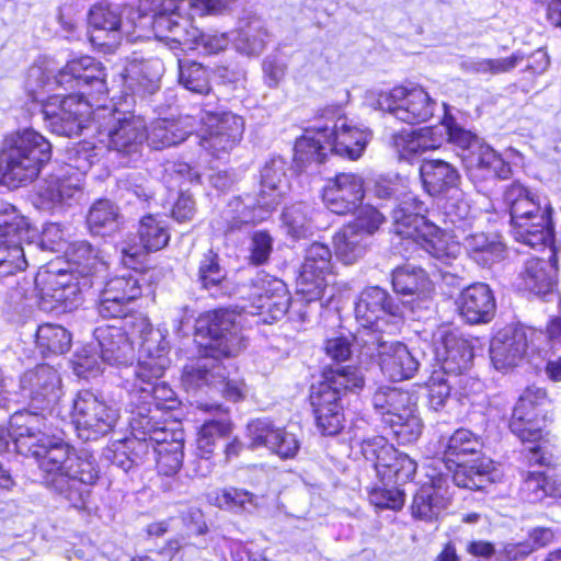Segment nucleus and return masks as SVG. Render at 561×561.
Listing matches in <instances>:
<instances>
[{"label": "nucleus", "mask_w": 561, "mask_h": 561, "mask_svg": "<svg viewBox=\"0 0 561 561\" xmlns=\"http://www.w3.org/2000/svg\"><path fill=\"white\" fill-rule=\"evenodd\" d=\"M524 329L507 327L496 333L490 346L491 360L497 370L518 365L527 351Z\"/></svg>", "instance_id": "35"}, {"label": "nucleus", "mask_w": 561, "mask_h": 561, "mask_svg": "<svg viewBox=\"0 0 561 561\" xmlns=\"http://www.w3.org/2000/svg\"><path fill=\"white\" fill-rule=\"evenodd\" d=\"M204 103L199 114V146L211 157L222 159L242 138L244 121L232 112L219 108L217 98Z\"/></svg>", "instance_id": "13"}, {"label": "nucleus", "mask_w": 561, "mask_h": 561, "mask_svg": "<svg viewBox=\"0 0 561 561\" xmlns=\"http://www.w3.org/2000/svg\"><path fill=\"white\" fill-rule=\"evenodd\" d=\"M198 408L204 411H215L219 415L216 419L205 421L197 434L196 444L198 453L204 456H210L215 450L217 440L230 433L231 423L221 404L201 403Z\"/></svg>", "instance_id": "44"}, {"label": "nucleus", "mask_w": 561, "mask_h": 561, "mask_svg": "<svg viewBox=\"0 0 561 561\" xmlns=\"http://www.w3.org/2000/svg\"><path fill=\"white\" fill-rule=\"evenodd\" d=\"M153 457L158 472L172 477L179 472L184 459V432L179 424L162 422L161 428L153 431Z\"/></svg>", "instance_id": "30"}, {"label": "nucleus", "mask_w": 561, "mask_h": 561, "mask_svg": "<svg viewBox=\"0 0 561 561\" xmlns=\"http://www.w3.org/2000/svg\"><path fill=\"white\" fill-rule=\"evenodd\" d=\"M163 73V64L158 58L144 59L134 53L127 58L122 72L123 84L126 93H130L133 102L154 94L160 89V80Z\"/></svg>", "instance_id": "27"}, {"label": "nucleus", "mask_w": 561, "mask_h": 561, "mask_svg": "<svg viewBox=\"0 0 561 561\" xmlns=\"http://www.w3.org/2000/svg\"><path fill=\"white\" fill-rule=\"evenodd\" d=\"M392 287L401 295H427L433 284L423 268L412 265L397 267L392 272Z\"/></svg>", "instance_id": "51"}, {"label": "nucleus", "mask_w": 561, "mask_h": 561, "mask_svg": "<svg viewBox=\"0 0 561 561\" xmlns=\"http://www.w3.org/2000/svg\"><path fill=\"white\" fill-rule=\"evenodd\" d=\"M409 202H404L393 210V226L397 234L412 239L436 261L449 265L460 252L461 234L457 230L451 233L440 230L421 215L423 203L413 199V210Z\"/></svg>", "instance_id": "9"}, {"label": "nucleus", "mask_w": 561, "mask_h": 561, "mask_svg": "<svg viewBox=\"0 0 561 561\" xmlns=\"http://www.w3.org/2000/svg\"><path fill=\"white\" fill-rule=\"evenodd\" d=\"M226 270L219 263V256L213 250L204 254L198 266V282L205 289L217 288L226 278Z\"/></svg>", "instance_id": "63"}, {"label": "nucleus", "mask_w": 561, "mask_h": 561, "mask_svg": "<svg viewBox=\"0 0 561 561\" xmlns=\"http://www.w3.org/2000/svg\"><path fill=\"white\" fill-rule=\"evenodd\" d=\"M8 434L16 451L36 459L43 483L71 507L87 508L91 486L99 480V466L93 455L77 450L51 434L44 413L18 411L9 420Z\"/></svg>", "instance_id": "2"}, {"label": "nucleus", "mask_w": 561, "mask_h": 561, "mask_svg": "<svg viewBox=\"0 0 561 561\" xmlns=\"http://www.w3.org/2000/svg\"><path fill=\"white\" fill-rule=\"evenodd\" d=\"M415 398L408 391L396 387H382L374 394V407L380 411L382 417L391 412H398L404 407L414 403Z\"/></svg>", "instance_id": "59"}, {"label": "nucleus", "mask_w": 561, "mask_h": 561, "mask_svg": "<svg viewBox=\"0 0 561 561\" xmlns=\"http://www.w3.org/2000/svg\"><path fill=\"white\" fill-rule=\"evenodd\" d=\"M274 240L266 230H256L250 236L248 244L249 264L253 266H261L268 262L273 252Z\"/></svg>", "instance_id": "64"}, {"label": "nucleus", "mask_w": 561, "mask_h": 561, "mask_svg": "<svg viewBox=\"0 0 561 561\" xmlns=\"http://www.w3.org/2000/svg\"><path fill=\"white\" fill-rule=\"evenodd\" d=\"M148 410L147 407H139V410H134L128 419L131 437L124 440L131 460H135V466L144 463L151 454L153 455L154 442L151 440V436L153 431L161 428L162 424V422H153L154 416L149 417Z\"/></svg>", "instance_id": "37"}, {"label": "nucleus", "mask_w": 561, "mask_h": 561, "mask_svg": "<svg viewBox=\"0 0 561 561\" xmlns=\"http://www.w3.org/2000/svg\"><path fill=\"white\" fill-rule=\"evenodd\" d=\"M161 377H151L147 374L140 378L134 376V380H125L124 387L128 392V412L133 415L134 410L139 407L149 408L147 415L153 417V422H159V413L170 411L179 405V400L174 390L164 381H158Z\"/></svg>", "instance_id": "22"}, {"label": "nucleus", "mask_w": 561, "mask_h": 561, "mask_svg": "<svg viewBox=\"0 0 561 561\" xmlns=\"http://www.w3.org/2000/svg\"><path fill=\"white\" fill-rule=\"evenodd\" d=\"M331 266V251L314 242L306 251L305 262L297 279V290L307 301L322 298L327 287L325 273Z\"/></svg>", "instance_id": "28"}, {"label": "nucleus", "mask_w": 561, "mask_h": 561, "mask_svg": "<svg viewBox=\"0 0 561 561\" xmlns=\"http://www.w3.org/2000/svg\"><path fill=\"white\" fill-rule=\"evenodd\" d=\"M146 139V121L131 112L115 108L108 112L105 124L98 127V142L103 150H113L127 158L126 164L139 159Z\"/></svg>", "instance_id": "14"}, {"label": "nucleus", "mask_w": 561, "mask_h": 561, "mask_svg": "<svg viewBox=\"0 0 561 561\" xmlns=\"http://www.w3.org/2000/svg\"><path fill=\"white\" fill-rule=\"evenodd\" d=\"M527 415L519 421L522 431H517L514 426L515 410L513 411L510 422L511 431L524 443L529 444L525 447L524 454L529 465H550L551 455L548 451V438L543 434L546 424V414L539 411H527Z\"/></svg>", "instance_id": "31"}, {"label": "nucleus", "mask_w": 561, "mask_h": 561, "mask_svg": "<svg viewBox=\"0 0 561 561\" xmlns=\"http://www.w3.org/2000/svg\"><path fill=\"white\" fill-rule=\"evenodd\" d=\"M150 290L146 283L145 275L134 271H126L106 282L101 293L99 313L103 318H121L127 312L130 301Z\"/></svg>", "instance_id": "23"}, {"label": "nucleus", "mask_w": 561, "mask_h": 561, "mask_svg": "<svg viewBox=\"0 0 561 561\" xmlns=\"http://www.w3.org/2000/svg\"><path fill=\"white\" fill-rule=\"evenodd\" d=\"M427 478L428 481L424 482L414 494L410 511L414 519L434 524L449 507L453 492L447 473H428Z\"/></svg>", "instance_id": "25"}, {"label": "nucleus", "mask_w": 561, "mask_h": 561, "mask_svg": "<svg viewBox=\"0 0 561 561\" xmlns=\"http://www.w3.org/2000/svg\"><path fill=\"white\" fill-rule=\"evenodd\" d=\"M503 202L510 210L516 241L530 248L546 247L552 242V206L546 196L514 181L505 186Z\"/></svg>", "instance_id": "6"}, {"label": "nucleus", "mask_w": 561, "mask_h": 561, "mask_svg": "<svg viewBox=\"0 0 561 561\" xmlns=\"http://www.w3.org/2000/svg\"><path fill=\"white\" fill-rule=\"evenodd\" d=\"M179 82L193 93L209 96L210 73L202 64L179 60Z\"/></svg>", "instance_id": "57"}, {"label": "nucleus", "mask_w": 561, "mask_h": 561, "mask_svg": "<svg viewBox=\"0 0 561 561\" xmlns=\"http://www.w3.org/2000/svg\"><path fill=\"white\" fill-rule=\"evenodd\" d=\"M547 403L548 396L545 389L534 386L525 389L515 407V428L522 431L519 421L524 420L527 411H539L540 414H546L545 405Z\"/></svg>", "instance_id": "62"}, {"label": "nucleus", "mask_w": 561, "mask_h": 561, "mask_svg": "<svg viewBox=\"0 0 561 561\" xmlns=\"http://www.w3.org/2000/svg\"><path fill=\"white\" fill-rule=\"evenodd\" d=\"M138 234L141 248L128 247L122 249V260L125 265L133 266L140 262L139 257L144 250L147 252L159 251L170 240L167 222L154 215H147L140 220Z\"/></svg>", "instance_id": "38"}, {"label": "nucleus", "mask_w": 561, "mask_h": 561, "mask_svg": "<svg viewBox=\"0 0 561 561\" xmlns=\"http://www.w3.org/2000/svg\"><path fill=\"white\" fill-rule=\"evenodd\" d=\"M21 388L31 399L34 408L53 414L61 397V380L57 370L49 365H38L21 378Z\"/></svg>", "instance_id": "29"}, {"label": "nucleus", "mask_w": 561, "mask_h": 561, "mask_svg": "<svg viewBox=\"0 0 561 561\" xmlns=\"http://www.w3.org/2000/svg\"><path fill=\"white\" fill-rule=\"evenodd\" d=\"M196 126L197 122L192 115H183L176 119L159 118L147 130L146 140L153 149L160 150L181 144L195 131Z\"/></svg>", "instance_id": "42"}, {"label": "nucleus", "mask_w": 561, "mask_h": 561, "mask_svg": "<svg viewBox=\"0 0 561 561\" xmlns=\"http://www.w3.org/2000/svg\"><path fill=\"white\" fill-rule=\"evenodd\" d=\"M351 174L339 173L328 180L322 198L330 211L337 215H346L351 209Z\"/></svg>", "instance_id": "53"}, {"label": "nucleus", "mask_w": 561, "mask_h": 561, "mask_svg": "<svg viewBox=\"0 0 561 561\" xmlns=\"http://www.w3.org/2000/svg\"><path fill=\"white\" fill-rule=\"evenodd\" d=\"M73 373L84 379H90L98 376L102 371V365L104 364L100 357L98 346L88 344L79 348L72 359Z\"/></svg>", "instance_id": "60"}, {"label": "nucleus", "mask_w": 561, "mask_h": 561, "mask_svg": "<svg viewBox=\"0 0 561 561\" xmlns=\"http://www.w3.org/2000/svg\"><path fill=\"white\" fill-rule=\"evenodd\" d=\"M323 124L316 125L296 140L295 160L305 163H322L328 150L351 159V119L345 108L331 105L321 113Z\"/></svg>", "instance_id": "8"}, {"label": "nucleus", "mask_w": 561, "mask_h": 561, "mask_svg": "<svg viewBox=\"0 0 561 561\" xmlns=\"http://www.w3.org/2000/svg\"><path fill=\"white\" fill-rule=\"evenodd\" d=\"M105 69L91 56H78L55 73L48 64L30 67L25 90L33 102L42 104V115L51 133L72 137L89 128V118L100 117L105 108L91 113L88 96L107 93Z\"/></svg>", "instance_id": "3"}, {"label": "nucleus", "mask_w": 561, "mask_h": 561, "mask_svg": "<svg viewBox=\"0 0 561 561\" xmlns=\"http://www.w3.org/2000/svg\"><path fill=\"white\" fill-rule=\"evenodd\" d=\"M520 497L529 503H538L546 497H561V483L549 479L543 472H528L519 489Z\"/></svg>", "instance_id": "52"}, {"label": "nucleus", "mask_w": 561, "mask_h": 561, "mask_svg": "<svg viewBox=\"0 0 561 561\" xmlns=\"http://www.w3.org/2000/svg\"><path fill=\"white\" fill-rule=\"evenodd\" d=\"M87 222L93 234H107L118 227L117 207L108 199H99L91 206Z\"/></svg>", "instance_id": "56"}, {"label": "nucleus", "mask_w": 561, "mask_h": 561, "mask_svg": "<svg viewBox=\"0 0 561 561\" xmlns=\"http://www.w3.org/2000/svg\"><path fill=\"white\" fill-rule=\"evenodd\" d=\"M365 100L369 106L388 112L408 124L426 122L433 116L436 105L428 92L419 85L394 87L379 92L368 91Z\"/></svg>", "instance_id": "15"}, {"label": "nucleus", "mask_w": 561, "mask_h": 561, "mask_svg": "<svg viewBox=\"0 0 561 561\" xmlns=\"http://www.w3.org/2000/svg\"><path fill=\"white\" fill-rule=\"evenodd\" d=\"M32 237L27 219L13 205L0 203V284L11 285L15 273L27 266L23 243L32 248Z\"/></svg>", "instance_id": "12"}, {"label": "nucleus", "mask_w": 561, "mask_h": 561, "mask_svg": "<svg viewBox=\"0 0 561 561\" xmlns=\"http://www.w3.org/2000/svg\"><path fill=\"white\" fill-rule=\"evenodd\" d=\"M72 335L64 327L44 323L36 331V346L43 355H59L69 351Z\"/></svg>", "instance_id": "54"}, {"label": "nucleus", "mask_w": 561, "mask_h": 561, "mask_svg": "<svg viewBox=\"0 0 561 561\" xmlns=\"http://www.w3.org/2000/svg\"><path fill=\"white\" fill-rule=\"evenodd\" d=\"M131 324V334H138L140 340L138 363L133 369V375L140 378L147 374H151V377H162L170 365L168 356L170 343L167 340V329H153L145 317L136 318Z\"/></svg>", "instance_id": "20"}, {"label": "nucleus", "mask_w": 561, "mask_h": 561, "mask_svg": "<svg viewBox=\"0 0 561 561\" xmlns=\"http://www.w3.org/2000/svg\"><path fill=\"white\" fill-rule=\"evenodd\" d=\"M360 454L370 461L380 481L404 484L416 472V462L407 454L398 451L392 445L377 436L360 444Z\"/></svg>", "instance_id": "19"}, {"label": "nucleus", "mask_w": 561, "mask_h": 561, "mask_svg": "<svg viewBox=\"0 0 561 561\" xmlns=\"http://www.w3.org/2000/svg\"><path fill=\"white\" fill-rule=\"evenodd\" d=\"M208 501L226 511L233 513H252L260 505V497L244 489L224 488L208 494Z\"/></svg>", "instance_id": "49"}, {"label": "nucleus", "mask_w": 561, "mask_h": 561, "mask_svg": "<svg viewBox=\"0 0 561 561\" xmlns=\"http://www.w3.org/2000/svg\"><path fill=\"white\" fill-rule=\"evenodd\" d=\"M420 175L424 188L432 196L455 188L460 180L457 169L444 160H424L420 167Z\"/></svg>", "instance_id": "43"}, {"label": "nucleus", "mask_w": 561, "mask_h": 561, "mask_svg": "<svg viewBox=\"0 0 561 561\" xmlns=\"http://www.w3.org/2000/svg\"><path fill=\"white\" fill-rule=\"evenodd\" d=\"M523 59L520 51L505 58H471L461 62V69L468 73L495 76L513 70Z\"/></svg>", "instance_id": "55"}, {"label": "nucleus", "mask_w": 561, "mask_h": 561, "mask_svg": "<svg viewBox=\"0 0 561 561\" xmlns=\"http://www.w3.org/2000/svg\"><path fill=\"white\" fill-rule=\"evenodd\" d=\"M358 360L367 364L378 354L379 367L385 376L393 381L410 379L419 369V362L408 347L399 342L388 343L381 334H371V340L362 336Z\"/></svg>", "instance_id": "18"}, {"label": "nucleus", "mask_w": 561, "mask_h": 561, "mask_svg": "<svg viewBox=\"0 0 561 561\" xmlns=\"http://www.w3.org/2000/svg\"><path fill=\"white\" fill-rule=\"evenodd\" d=\"M272 211V204L264 198L254 201L253 197H233L221 211V219L225 226H218V230L229 232L240 229L244 225H254L267 218ZM217 225H220L218 221Z\"/></svg>", "instance_id": "34"}, {"label": "nucleus", "mask_w": 561, "mask_h": 561, "mask_svg": "<svg viewBox=\"0 0 561 561\" xmlns=\"http://www.w3.org/2000/svg\"><path fill=\"white\" fill-rule=\"evenodd\" d=\"M102 146L87 140L67 148V164L77 170V174L51 175L44 180L36 192L34 204L42 210L61 214L79 205L83 198L82 175L95 163Z\"/></svg>", "instance_id": "5"}, {"label": "nucleus", "mask_w": 561, "mask_h": 561, "mask_svg": "<svg viewBox=\"0 0 561 561\" xmlns=\"http://www.w3.org/2000/svg\"><path fill=\"white\" fill-rule=\"evenodd\" d=\"M460 245L462 244L477 263L491 265L504 257L505 247L497 237L490 238L482 232L468 234L460 232Z\"/></svg>", "instance_id": "47"}, {"label": "nucleus", "mask_w": 561, "mask_h": 561, "mask_svg": "<svg viewBox=\"0 0 561 561\" xmlns=\"http://www.w3.org/2000/svg\"><path fill=\"white\" fill-rule=\"evenodd\" d=\"M247 438L252 449L264 447L282 459L294 458L299 449L297 436L267 417L252 420L247 425Z\"/></svg>", "instance_id": "26"}, {"label": "nucleus", "mask_w": 561, "mask_h": 561, "mask_svg": "<svg viewBox=\"0 0 561 561\" xmlns=\"http://www.w3.org/2000/svg\"><path fill=\"white\" fill-rule=\"evenodd\" d=\"M458 382V378L443 370L432 374L427 381L428 404L431 409L438 411L445 407L450 397L453 385Z\"/></svg>", "instance_id": "61"}, {"label": "nucleus", "mask_w": 561, "mask_h": 561, "mask_svg": "<svg viewBox=\"0 0 561 561\" xmlns=\"http://www.w3.org/2000/svg\"><path fill=\"white\" fill-rule=\"evenodd\" d=\"M356 320L362 327L353 336L356 345L362 344V336L371 340V334H380L389 325L387 318H402V308L393 304L387 291L380 287L365 289L355 306Z\"/></svg>", "instance_id": "21"}, {"label": "nucleus", "mask_w": 561, "mask_h": 561, "mask_svg": "<svg viewBox=\"0 0 561 561\" xmlns=\"http://www.w3.org/2000/svg\"><path fill=\"white\" fill-rule=\"evenodd\" d=\"M556 272L554 264L531 257L519 273L518 287L536 295H546L553 288Z\"/></svg>", "instance_id": "45"}, {"label": "nucleus", "mask_w": 561, "mask_h": 561, "mask_svg": "<svg viewBox=\"0 0 561 561\" xmlns=\"http://www.w3.org/2000/svg\"><path fill=\"white\" fill-rule=\"evenodd\" d=\"M64 255L71 265L68 271H73L79 276H90L93 279V285L102 280L107 272V262L100 255V251L88 241H71Z\"/></svg>", "instance_id": "41"}, {"label": "nucleus", "mask_w": 561, "mask_h": 561, "mask_svg": "<svg viewBox=\"0 0 561 561\" xmlns=\"http://www.w3.org/2000/svg\"><path fill=\"white\" fill-rule=\"evenodd\" d=\"M383 422L402 444L415 442L423 431V423L416 411V401L398 412L386 414Z\"/></svg>", "instance_id": "48"}, {"label": "nucleus", "mask_w": 561, "mask_h": 561, "mask_svg": "<svg viewBox=\"0 0 561 561\" xmlns=\"http://www.w3.org/2000/svg\"><path fill=\"white\" fill-rule=\"evenodd\" d=\"M34 283L39 309L54 313L77 309L83 302V294L93 286L90 276H79L65 268L55 270L53 265L41 267Z\"/></svg>", "instance_id": "11"}, {"label": "nucleus", "mask_w": 561, "mask_h": 561, "mask_svg": "<svg viewBox=\"0 0 561 561\" xmlns=\"http://www.w3.org/2000/svg\"><path fill=\"white\" fill-rule=\"evenodd\" d=\"M481 442L470 431L457 430L443 443V461L453 473L454 484L466 489H482L484 482L493 481V461L486 457H477L468 461L467 457L479 454Z\"/></svg>", "instance_id": "10"}, {"label": "nucleus", "mask_w": 561, "mask_h": 561, "mask_svg": "<svg viewBox=\"0 0 561 561\" xmlns=\"http://www.w3.org/2000/svg\"><path fill=\"white\" fill-rule=\"evenodd\" d=\"M176 0H139L140 10L152 12L150 23L154 36L164 42L171 50H195L205 54H218L228 47L231 37L228 33H203L192 24L188 15L180 10Z\"/></svg>", "instance_id": "4"}, {"label": "nucleus", "mask_w": 561, "mask_h": 561, "mask_svg": "<svg viewBox=\"0 0 561 561\" xmlns=\"http://www.w3.org/2000/svg\"><path fill=\"white\" fill-rule=\"evenodd\" d=\"M93 337L102 362L117 368H128L135 359L134 342L129 334L116 325H99Z\"/></svg>", "instance_id": "32"}, {"label": "nucleus", "mask_w": 561, "mask_h": 561, "mask_svg": "<svg viewBox=\"0 0 561 561\" xmlns=\"http://www.w3.org/2000/svg\"><path fill=\"white\" fill-rule=\"evenodd\" d=\"M310 208L305 203H296L284 209L282 221L287 233L294 239L306 238L311 233Z\"/></svg>", "instance_id": "58"}, {"label": "nucleus", "mask_w": 561, "mask_h": 561, "mask_svg": "<svg viewBox=\"0 0 561 561\" xmlns=\"http://www.w3.org/2000/svg\"><path fill=\"white\" fill-rule=\"evenodd\" d=\"M51 158V145L33 128L8 135L0 151V174L5 184L19 186L34 181Z\"/></svg>", "instance_id": "7"}, {"label": "nucleus", "mask_w": 561, "mask_h": 561, "mask_svg": "<svg viewBox=\"0 0 561 561\" xmlns=\"http://www.w3.org/2000/svg\"><path fill=\"white\" fill-rule=\"evenodd\" d=\"M350 382L351 377L345 369H335L325 371L323 380L311 386L310 403L323 435H335L342 430L344 416L340 401L346 394Z\"/></svg>", "instance_id": "16"}, {"label": "nucleus", "mask_w": 561, "mask_h": 561, "mask_svg": "<svg viewBox=\"0 0 561 561\" xmlns=\"http://www.w3.org/2000/svg\"><path fill=\"white\" fill-rule=\"evenodd\" d=\"M285 161L277 157L268 160L261 170L260 198L272 204V210L285 194Z\"/></svg>", "instance_id": "50"}, {"label": "nucleus", "mask_w": 561, "mask_h": 561, "mask_svg": "<svg viewBox=\"0 0 561 561\" xmlns=\"http://www.w3.org/2000/svg\"><path fill=\"white\" fill-rule=\"evenodd\" d=\"M70 416L79 438L96 440L114 428L119 412L101 396L91 390H81L72 399Z\"/></svg>", "instance_id": "17"}, {"label": "nucleus", "mask_w": 561, "mask_h": 561, "mask_svg": "<svg viewBox=\"0 0 561 561\" xmlns=\"http://www.w3.org/2000/svg\"><path fill=\"white\" fill-rule=\"evenodd\" d=\"M436 356L442 370L458 378L463 394L480 388L479 380L465 376L473 362V350L468 340L453 332L446 333L436 344Z\"/></svg>", "instance_id": "24"}, {"label": "nucleus", "mask_w": 561, "mask_h": 561, "mask_svg": "<svg viewBox=\"0 0 561 561\" xmlns=\"http://www.w3.org/2000/svg\"><path fill=\"white\" fill-rule=\"evenodd\" d=\"M470 179L478 181L491 178L505 180L512 174V169L500 154L490 146L480 142L465 157Z\"/></svg>", "instance_id": "40"}, {"label": "nucleus", "mask_w": 561, "mask_h": 561, "mask_svg": "<svg viewBox=\"0 0 561 561\" xmlns=\"http://www.w3.org/2000/svg\"><path fill=\"white\" fill-rule=\"evenodd\" d=\"M289 302L286 284L278 278L265 276L253 284L249 304L240 306L239 312L218 309L203 314L198 319V331L209 337L207 347L213 354L186 363L181 377L185 390L219 393L232 402L243 399V380L231 376L218 356H233L244 347V322L260 325L280 320L288 311Z\"/></svg>", "instance_id": "1"}, {"label": "nucleus", "mask_w": 561, "mask_h": 561, "mask_svg": "<svg viewBox=\"0 0 561 561\" xmlns=\"http://www.w3.org/2000/svg\"><path fill=\"white\" fill-rule=\"evenodd\" d=\"M459 314L469 323L489 322L495 313V299L490 287L477 283L465 288L456 300Z\"/></svg>", "instance_id": "36"}, {"label": "nucleus", "mask_w": 561, "mask_h": 561, "mask_svg": "<svg viewBox=\"0 0 561 561\" xmlns=\"http://www.w3.org/2000/svg\"><path fill=\"white\" fill-rule=\"evenodd\" d=\"M233 34L236 49L247 56L260 55L270 41L265 23L259 16L241 21L239 28Z\"/></svg>", "instance_id": "46"}, {"label": "nucleus", "mask_w": 561, "mask_h": 561, "mask_svg": "<svg viewBox=\"0 0 561 561\" xmlns=\"http://www.w3.org/2000/svg\"><path fill=\"white\" fill-rule=\"evenodd\" d=\"M444 144L443 127H424L413 131H400L391 138V146L399 159L410 160Z\"/></svg>", "instance_id": "39"}, {"label": "nucleus", "mask_w": 561, "mask_h": 561, "mask_svg": "<svg viewBox=\"0 0 561 561\" xmlns=\"http://www.w3.org/2000/svg\"><path fill=\"white\" fill-rule=\"evenodd\" d=\"M92 27L90 41L105 51L114 49L122 41V16L118 7L96 3L89 11Z\"/></svg>", "instance_id": "33"}]
</instances>
